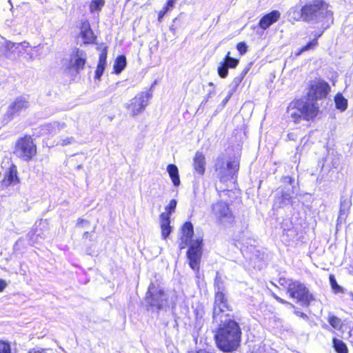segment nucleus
<instances>
[{"label": "nucleus", "instance_id": "obj_1", "mask_svg": "<svg viewBox=\"0 0 353 353\" xmlns=\"http://www.w3.org/2000/svg\"><path fill=\"white\" fill-rule=\"evenodd\" d=\"M330 90L328 83L323 79L311 83L306 98L294 99L287 107V112L292 121L297 124L302 120L310 122L318 119L321 111L317 100L325 98Z\"/></svg>", "mask_w": 353, "mask_h": 353}, {"label": "nucleus", "instance_id": "obj_2", "mask_svg": "<svg viewBox=\"0 0 353 353\" xmlns=\"http://www.w3.org/2000/svg\"><path fill=\"white\" fill-rule=\"evenodd\" d=\"M223 322L219 323L214 336L217 347L223 352H231L236 350L240 345L241 330L235 321L224 318Z\"/></svg>", "mask_w": 353, "mask_h": 353}, {"label": "nucleus", "instance_id": "obj_3", "mask_svg": "<svg viewBox=\"0 0 353 353\" xmlns=\"http://www.w3.org/2000/svg\"><path fill=\"white\" fill-rule=\"evenodd\" d=\"M194 227L190 221H185L180 229L181 241L179 248L181 250L185 248L189 244L186 252L187 259L190 267L196 273H199L200 263L203 254V239L197 238L194 241Z\"/></svg>", "mask_w": 353, "mask_h": 353}, {"label": "nucleus", "instance_id": "obj_4", "mask_svg": "<svg viewBox=\"0 0 353 353\" xmlns=\"http://www.w3.org/2000/svg\"><path fill=\"white\" fill-rule=\"evenodd\" d=\"M330 5L325 0H312L302 5L299 11L296 21L305 23L319 22L325 19H333V12L330 9Z\"/></svg>", "mask_w": 353, "mask_h": 353}, {"label": "nucleus", "instance_id": "obj_5", "mask_svg": "<svg viewBox=\"0 0 353 353\" xmlns=\"http://www.w3.org/2000/svg\"><path fill=\"white\" fill-rule=\"evenodd\" d=\"M215 288L214 307L212 313V321L214 323L223 322L224 318L230 316L228 314H224L225 311H232V307L228 302L225 296V288L221 276L216 272L214 280Z\"/></svg>", "mask_w": 353, "mask_h": 353}, {"label": "nucleus", "instance_id": "obj_6", "mask_svg": "<svg viewBox=\"0 0 353 353\" xmlns=\"http://www.w3.org/2000/svg\"><path fill=\"white\" fill-rule=\"evenodd\" d=\"M37 153V143L30 134L18 137L14 143L12 154L21 161L29 163L36 159Z\"/></svg>", "mask_w": 353, "mask_h": 353}, {"label": "nucleus", "instance_id": "obj_7", "mask_svg": "<svg viewBox=\"0 0 353 353\" xmlns=\"http://www.w3.org/2000/svg\"><path fill=\"white\" fill-rule=\"evenodd\" d=\"M287 284L286 292L289 296L296 300L303 307H308L315 301V297L311 293L306 285L298 280L288 279L285 281Z\"/></svg>", "mask_w": 353, "mask_h": 353}, {"label": "nucleus", "instance_id": "obj_8", "mask_svg": "<svg viewBox=\"0 0 353 353\" xmlns=\"http://www.w3.org/2000/svg\"><path fill=\"white\" fill-rule=\"evenodd\" d=\"M211 214L218 225L225 228L232 227L236 223V217L230 204L223 200H219L211 205Z\"/></svg>", "mask_w": 353, "mask_h": 353}, {"label": "nucleus", "instance_id": "obj_9", "mask_svg": "<svg viewBox=\"0 0 353 353\" xmlns=\"http://www.w3.org/2000/svg\"><path fill=\"white\" fill-rule=\"evenodd\" d=\"M87 63V52L79 48L75 47L72 50L70 54L66 69L69 72L77 74L85 70Z\"/></svg>", "mask_w": 353, "mask_h": 353}, {"label": "nucleus", "instance_id": "obj_10", "mask_svg": "<svg viewBox=\"0 0 353 353\" xmlns=\"http://www.w3.org/2000/svg\"><path fill=\"white\" fill-rule=\"evenodd\" d=\"M145 301L150 307H155L160 310L163 307V302L168 300L165 297V292L163 289H157L156 285L152 283L149 285L145 296Z\"/></svg>", "mask_w": 353, "mask_h": 353}, {"label": "nucleus", "instance_id": "obj_11", "mask_svg": "<svg viewBox=\"0 0 353 353\" xmlns=\"http://www.w3.org/2000/svg\"><path fill=\"white\" fill-rule=\"evenodd\" d=\"M239 169V163L238 161L231 160L225 163L223 159L219 160L216 170H218V177L221 182L225 183L233 179Z\"/></svg>", "mask_w": 353, "mask_h": 353}, {"label": "nucleus", "instance_id": "obj_12", "mask_svg": "<svg viewBox=\"0 0 353 353\" xmlns=\"http://www.w3.org/2000/svg\"><path fill=\"white\" fill-rule=\"evenodd\" d=\"M152 94L148 92H141L134 96L126 105L132 117L142 113L149 103Z\"/></svg>", "mask_w": 353, "mask_h": 353}, {"label": "nucleus", "instance_id": "obj_13", "mask_svg": "<svg viewBox=\"0 0 353 353\" xmlns=\"http://www.w3.org/2000/svg\"><path fill=\"white\" fill-rule=\"evenodd\" d=\"M28 107L29 102L25 97L20 96L16 97L14 100L9 105L8 110L4 114L5 119H6L8 121H11L21 110H26Z\"/></svg>", "mask_w": 353, "mask_h": 353}, {"label": "nucleus", "instance_id": "obj_14", "mask_svg": "<svg viewBox=\"0 0 353 353\" xmlns=\"http://www.w3.org/2000/svg\"><path fill=\"white\" fill-rule=\"evenodd\" d=\"M20 183V178L16 165L12 163L5 172L3 178L0 181V189L7 190L10 186L16 185Z\"/></svg>", "mask_w": 353, "mask_h": 353}, {"label": "nucleus", "instance_id": "obj_15", "mask_svg": "<svg viewBox=\"0 0 353 353\" xmlns=\"http://www.w3.org/2000/svg\"><path fill=\"white\" fill-rule=\"evenodd\" d=\"M79 35L84 45L96 43L97 36L91 28L90 21L87 19L83 20L80 23Z\"/></svg>", "mask_w": 353, "mask_h": 353}, {"label": "nucleus", "instance_id": "obj_16", "mask_svg": "<svg viewBox=\"0 0 353 353\" xmlns=\"http://www.w3.org/2000/svg\"><path fill=\"white\" fill-rule=\"evenodd\" d=\"M230 52H228L223 61L217 68V73L221 78H225L228 74V68H235L239 63V60L230 56Z\"/></svg>", "mask_w": 353, "mask_h": 353}, {"label": "nucleus", "instance_id": "obj_17", "mask_svg": "<svg viewBox=\"0 0 353 353\" xmlns=\"http://www.w3.org/2000/svg\"><path fill=\"white\" fill-rule=\"evenodd\" d=\"M281 18V12L274 10L265 14L259 21L258 26L265 30L269 28L272 24L277 22Z\"/></svg>", "mask_w": 353, "mask_h": 353}, {"label": "nucleus", "instance_id": "obj_18", "mask_svg": "<svg viewBox=\"0 0 353 353\" xmlns=\"http://www.w3.org/2000/svg\"><path fill=\"white\" fill-rule=\"evenodd\" d=\"M205 157L203 152L200 151L196 152L193 157V170L199 176H203L205 172Z\"/></svg>", "mask_w": 353, "mask_h": 353}, {"label": "nucleus", "instance_id": "obj_19", "mask_svg": "<svg viewBox=\"0 0 353 353\" xmlns=\"http://www.w3.org/2000/svg\"><path fill=\"white\" fill-rule=\"evenodd\" d=\"M108 48L107 46H104L99 55V60L94 72V78L97 79H101L105 70L108 57Z\"/></svg>", "mask_w": 353, "mask_h": 353}, {"label": "nucleus", "instance_id": "obj_20", "mask_svg": "<svg viewBox=\"0 0 353 353\" xmlns=\"http://www.w3.org/2000/svg\"><path fill=\"white\" fill-rule=\"evenodd\" d=\"M160 228L162 239H166L172 230L170 217H160Z\"/></svg>", "mask_w": 353, "mask_h": 353}, {"label": "nucleus", "instance_id": "obj_21", "mask_svg": "<svg viewBox=\"0 0 353 353\" xmlns=\"http://www.w3.org/2000/svg\"><path fill=\"white\" fill-rule=\"evenodd\" d=\"M167 171L174 185L176 187L179 186L181 183V181L177 166L173 163L168 164Z\"/></svg>", "mask_w": 353, "mask_h": 353}, {"label": "nucleus", "instance_id": "obj_22", "mask_svg": "<svg viewBox=\"0 0 353 353\" xmlns=\"http://www.w3.org/2000/svg\"><path fill=\"white\" fill-rule=\"evenodd\" d=\"M127 61L124 54L117 56L114 61L113 71L116 74H120L126 67Z\"/></svg>", "mask_w": 353, "mask_h": 353}, {"label": "nucleus", "instance_id": "obj_23", "mask_svg": "<svg viewBox=\"0 0 353 353\" xmlns=\"http://www.w3.org/2000/svg\"><path fill=\"white\" fill-rule=\"evenodd\" d=\"M334 101L335 103V107L337 110H340L341 112H343L347 109V100L341 92L336 94L334 97Z\"/></svg>", "mask_w": 353, "mask_h": 353}, {"label": "nucleus", "instance_id": "obj_24", "mask_svg": "<svg viewBox=\"0 0 353 353\" xmlns=\"http://www.w3.org/2000/svg\"><path fill=\"white\" fill-rule=\"evenodd\" d=\"M176 3V0H167L165 4L163 6L162 9L158 12V21L161 23L164 17V16L168 12L171 11Z\"/></svg>", "mask_w": 353, "mask_h": 353}, {"label": "nucleus", "instance_id": "obj_25", "mask_svg": "<svg viewBox=\"0 0 353 353\" xmlns=\"http://www.w3.org/2000/svg\"><path fill=\"white\" fill-rule=\"evenodd\" d=\"M332 347L336 353H349L347 345L341 340L334 337Z\"/></svg>", "mask_w": 353, "mask_h": 353}, {"label": "nucleus", "instance_id": "obj_26", "mask_svg": "<svg viewBox=\"0 0 353 353\" xmlns=\"http://www.w3.org/2000/svg\"><path fill=\"white\" fill-rule=\"evenodd\" d=\"M327 322L334 329L337 330H341L343 325L342 320L333 314H329L327 316Z\"/></svg>", "mask_w": 353, "mask_h": 353}, {"label": "nucleus", "instance_id": "obj_27", "mask_svg": "<svg viewBox=\"0 0 353 353\" xmlns=\"http://www.w3.org/2000/svg\"><path fill=\"white\" fill-rule=\"evenodd\" d=\"M105 0H91L89 4V10L91 13L101 12L105 5Z\"/></svg>", "mask_w": 353, "mask_h": 353}, {"label": "nucleus", "instance_id": "obj_28", "mask_svg": "<svg viewBox=\"0 0 353 353\" xmlns=\"http://www.w3.org/2000/svg\"><path fill=\"white\" fill-rule=\"evenodd\" d=\"M177 202L175 199H171L168 205L165 207V212L160 214V217H170L172 213L175 211Z\"/></svg>", "mask_w": 353, "mask_h": 353}, {"label": "nucleus", "instance_id": "obj_29", "mask_svg": "<svg viewBox=\"0 0 353 353\" xmlns=\"http://www.w3.org/2000/svg\"><path fill=\"white\" fill-rule=\"evenodd\" d=\"M322 32L316 34L313 39L307 42L305 45L302 46V50H306V51L314 49L319 45V38L321 36Z\"/></svg>", "mask_w": 353, "mask_h": 353}, {"label": "nucleus", "instance_id": "obj_30", "mask_svg": "<svg viewBox=\"0 0 353 353\" xmlns=\"http://www.w3.org/2000/svg\"><path fill=\"white\" fill-rule=\"evenodd\" d=\"M329 280L331 288L334 293H343L344 290L336 282L334 274H330Z\"/></svg>", "mask_w": 353, "mask_h": 353}, {"label": "nucleus", "instance_id": "obj_31", "mask_svg": "<svg viewBox=\"0 0 353 353\" xmlns=\"http://www.w3.org/2000/svg\"><path fill=\"white\" fill-rule=\"evenodd\" d=\"M249 70H250V67H246L245 68H244L243 70V71L241 72V74L239 76L236 77L233 79V82L236 86H238L243 81V80L244 79L245 75L247 74V73L248 72Z\"/></svg>", "mask_w": 353, "mask_h": 353}, {"label": "nucleus", "instance_id": "obj_32", "mask_svg": "<svg viewBox=\"0 0 353 353\" xmlns=\"http://www.w3.org/2000/svg\"><path fill=\"white\" fill-rule=\"evenodd\" d=\"M0 353H12L11 345L8 341L0 340Z\"/></svg>", "mask_w": 353, "mask_h": 353}, {"label": "nucleus", "instance_id": "obj_33", "mask_svg": "<svg viewBox=\"0 0 353 353\" xmlns=\"http://www.w3.org/2000/svg\"><path fill=\"white\" fill-rule=\"evenodd\" d=\"M236 48L240 55H243L248 51V46L245 41L238 43Z\"/></svg>", "mask_w": 353, "mask_h": 353}, {"label": "nucleus", "instance_id": "obj_34", "mask_svg": "<svg viewBox=\"0 0 353 353\" xmlns=\"http://www.w3.org/2000/svg\"><path fill=\"white\" fill-rule=\"evenodd\" d=\"M279 199L280 203L283 204L286 201H290L292 199V196L290 194L283 192L279 197Z\"/></svg>", "mask_w": 353, "mask_h": 353}, {"label": "nucleus", "instance_id": "obj_35", "mask_svg": "<svg viewBox=\"0 0 353 353\" xmlns=\"http://www.w3.org/2000/svg\"><path fill=\"white\" fill-rule=\"evenodd\" d=\"M272 296L273 298L276 301H278L279 303H281V304H284V305H287V304H290V303L283 299H281V297H279L278 295H276V294H272Z\"/></svg>", "mask_w": 353, "mask_h": 353}, {"label": "nucleus", "instance_id": "obj_36", "mask_svg": "<svg viewBox=\"0 0 353 353\" xmlns=\"http://www.w3.org/2000/svg\"><path fill=\"white\" fill-rule=\"evenodd\" d=\"M37 228L32 229L30 233L29 234V239L32 241H34L35 240L34 237L38 236L37 234Z\"/></svg>", "mask_w": 353, "mask_h": 353}, {"label": "nucleus", "instance_id": "obj_37", "mask_svg": "<svg viewBox=\"0 0 353 353\" xmlns=\"http://www.w3.org/2000/svg\"><path fill=\"white\" fill-rule=\"evenodd\" d=\"M84 223L89 224V221L82 218H79L77 221V224L79 226H81Z\"/></svg>", "mask_w": 353, "mask_h": 353}, {"label": "nucleus", "instance_id": "obj_38", "mask_svg": "<svg viewBox=\"0 0 353 353\" xmlns=\"http://www.w3.org/2000/svg\"><path fill=\"white\" fill-rule=\"evenodd\" d=\"M6 287V283L3 279H0V292H3Z\"/></svg>", "mask_w": 353, "mask_h": 353}, {"label": "nucleus", "instance_id": "obj_39", "mask_svg": "<svg viewBox=\"0 0 353 353\" xmlns=\"http://www.w3.org/2000/svg\"><path fill=\"white\" fill-rule=\"evenodd\" d=\"M294 314L299 317H302L303 319L307 318V315L302 312L295 311Z\"/></svg>", "mask_w": 353, "mask_h": 353}, {"label": "nucleus", "instance_id": "obj_40", "mask_svg": "<svg viewBox=\"0 0 353 353\" xmlns=\"http://www.w3.org/2000/svg\"><path fill=\"white\" fill-rule=\"evenodd\" d=\"M287 139L289 141H291V140L294 141L295 140V135L294 134L290 132V133H288L287 134Z\"/></svg>", "mask_w": 353, "mask_h": 353}, {"label": "nucleus", "instance_id": "obj_41", "mask_svg": "<svg viewBox=\"0 0 353 353\" xmlns=\"http://www.w3.org/2000/svg\"><path fill=\"white\" fill-rule=\"evenodd\" d=\"M306 50H302V47L295 53L296 56H300L303 52H305Z\"/></svg>", "mask_w": 353, "mask_h": 353}, {"label": "nucleus", "instance_id": "obj_42", "mask_svg": "<svg viewBox=\"0 0 353 353\" xmlns=\"http://www.w3.org/2000/svg\"><path fill=\"white\" fill-rule=\"evenodd\" d=\"M350 338V342L353 343V327L350 330L349 332Z\"/></svg>", "mask_w": 353, "mask_h": 353}, {"label": "nucleus", "instance_id": "obj_43", "mask_svg": "<svg viewBox=\"0 0 353 353\" xmlns=\"http://www.w3.org/2000/svg\"><path fill=\"white\" fill-rule=\"evenodd\" d=\"M283 235H285L286 234L287 235V232L288 231H291V230H293V228H289V229H286L285 228H283Z\"/></svg>", "mask_w": 353, "mask_h": 353}, {"label": "nucleus", "instance_id": "obj_44", "mask_svg": "<svg viewBox=\"0 0 353 353\" xmlns=\"http://www.w3.org/2000/svg\"><path fill=\"white\" fill-rule=\"evenodd\" d=\"M286 179H288L290 183H292L294 182V179L292 176H287Z\"/></svg>", "mask_w": 353, "mask_h": 353}, {"label": "nucleus", "instance_id": "obj_45", "mask_svg": "<svg viewBox=\"0 0 353 353\" xmlns=\"http://www.w3.org/2000/svg\"><path fill=\"white\" fill-rule=\"evenodd\" d=\"M225 192H226V194H227L228 196H229V194L232 192V191H231V190H225Z\"/></svg>", "mask_w": 353, "mask_h": 353}, {"label": "nucleus", "instance_id": "obj_46", "mask_svg": "<svg viewBox=\"0 0 353 353\" xmlns=\"http://www.w3.org/2000/svg\"><path fill=\"white\" fill-rule=\"evenodd\" d=\"M352 300L353 301V294H351Z\"/></svg>", "mask_w": 353, "mask_h": 353}, {"label": "nucleus", "instance_id": "obj_47", "mask_svg": "<svg viewBox=\"0 0 353 353\" xmlns=\"http://www.w3.org/2000/svg\"><path fill=\"white\" fill-rule=\"evenodd\" d=\"M209 85H213V83H209Z\"/></svg>", "mask_w": 353, "mask_h": 353}, {"label": "nucleus", "instance_id": "obj_48", "mask_svg": "<svg viewBox=\"0 0 353 353\" xmlns=\"http://www.w3.org/2000/svg\"><path fill=\"white\" fill-rule=\"evenodd\" d=\"M294 234H296V230H294Z\"/></svg>", "mask_w": 353, "mask_h": 353}]
</instances>
